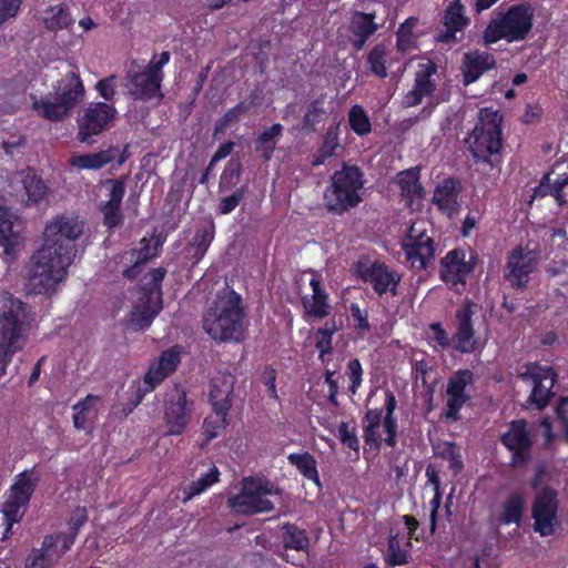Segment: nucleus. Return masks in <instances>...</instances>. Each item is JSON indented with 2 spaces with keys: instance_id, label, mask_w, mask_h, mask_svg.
Masks as SVG:
<instances>
[{
  "instance_id": "1",
  "label": "nucleus",
  "mask_w": 568,
  "mask_h": 568,
  "mask_svg": "<svg viewBox=\"0 0 568 568\" xmlns=\"http://www.w3.org/2000/svg\"><path fill=\"white\" fill-rule=\"evenodd\" d=\"M83 232V222L73 215H58L45 225L43 244L27 266L26 290L29 294H54L67 278L75 257V241Z\"/></svg>"
},
{
  "instance_id": "2",
  "label": "nucleus",
  "mask_w": 568,
  "mask_h": 568,
  "mask_svg": "<svg viewBox=\"0 0 568 568\" xmlns=\"http://www.w3.org/2000/svg\"><path fill=\"white\" fill-rule=\"evenodd\" d=\"M33 317L26 304L10 294L0 300V378L16 353L21 352L28 341Z\"/></svg>"
},
{
  "instance_id": "3",
  "label": "nucleus",
  "mask_w": 568,
  "mask_h": 568,
  "mask_svg": "<svg viewBox=\"0 0 568 568\" xmlns=\"http://www.w3.org/2000/svg\"><path fill=\"white\" fill-rule=\"evenodd\" d=\"M245 317L246 313L241 295L233 290L224 288L209 307L203 320V327L215 341L240 342L244 337Z\"/></svg>"
},
{
  "instance_id": "4",
  "label": "nucleus",
  "mask_w": 568,
  "mask_h": 568,
  "mask_svg": "<svg viewBox=\"0 0 568 568\" xmlns=\"http://www.w3.org/2000/svg\"><path fill=\"white\" fill-rule=\"evenodd\" d=\"M84 99V87L77 73H65L54 87V93L33 99V109L42 118L61 121Z\"/></svg>"
},
{
  "instance_id": "5",
  "label": "nucleus",
  "mask_w": 568,
  "mask_h": 568,
  "mask_svg": "<svg viewBox=\"0 0 568 568\" xmlns=\"http://www.w3.org/2000/svg\"><path fill=\"white\" fill-rule=\"evenodd\" d=\"M364 186L363 174L357 166L343 165L331 178L324 193L325 205L329 212L342 214L362 202Z\"/></svg>"
},
{
  "instance_id": "6",
  "label": "nucleus",
  "mask_w": 568,
  "mask_h": 568,
  "mask_svg": "<svg viewBox=\"0 0 568 568\" xmlns=\"http://www.w3.org/2000/svg\"><path fill=\"white\" fill-rule=\"evenodd\" d=\"M534 10L527 3L511 6L506 11L497 12L484 31L486 43L501 39L516 42L526 39L532 28Z\"/></svg>"
},
{
  "instance_id": "7",
  "label": "nucleus",
  "mask_w": 568,
  "mask_h": 568,
  "mask_svg": "<svg viewBox=\"0 0 568 568\" xmlns=\"http://www.w3.org/2000/svg\"><path fill=\"white\" fill-rule=\"evenodd\" d=\"M465 142L477 161L493 163L491 156L501 149V115L498 111L481 109L478 122Z\"/></svg>"
},
{
  "instance_id": "8",
  "label": "nucleus",
  "mask_w": 568,
  "mask_h": 568,
  "mask_svg": "<svg viewBox=\"0 0 568 568\" xmlns=\"http://www.w3.org/2000/svg\"><path fill=\"white\" fill-rule=\"evenodd\" d=\"M278 489L263 478L247 477L242 481L241 491L229 498V507L237 514L253 515L267 513L274 508L270 497L276 496Z\"/></svg>"
},
{
  "instance_id": "9",
  "label": "nucleus",
  "mask_w": 568,
  "mask_h": 568,
  "mask_svg": "<svg viewBox=\"0 0 568 568\" xmlns=\"http://www.w3.org/2000/svg\"><path fill=\"white\" fill-rule=\"evenodd\" d=\"M39 481L40 474L34 467L14 476L13 483L6 493V500L2 505V514L7 525L6 535L9 534L14 524L23 518L27 506Z\"/></svg>"
},
{
  "instance_id": "10",
  "label": "nucleus",
  "mask_w": 568,
  "mask_h": 568,
  "mask_svg": "<svg viewBox=\"0 0 568 568\" xmlns=\"http://www.w3.org/2000/svg\"><path fill=\"white\" fill-rule=\"evenodd\" d=\"M396 398L390 390L385 393V416L383 410L375 408L368 409L364 417L363 437L365 444L371 449H378L382 443L383 433L386 434L385 443L389 447L396 445L397 419L394 416L396 409Z\"/></svg>"
},
{
  "instance_id": "11",
  "label": "nucleus",
  "mask_w": 568,
  "mask_h": 568,
  "mask_svg": "<svg viewBox=\"0 0 568 568\" xmlns=\"http://www.w3.org/2000/svg\"><path fill=\"white\" fill-rule=\"evenodd\" d=\"M165 273L163 267H159L145 275L140 301L133 306L130 316L129 324L134 331L149 327L162 310L161 283Z\"/></svg>"
},
{
  "instance_id": "12",
  "label": "nucleus",
  "mask_w": 568,
  "mask_h": 568,
  "mask_svg": "<svg viewBox=\"0 0 568 568\" xmlns=\"http://www.w3.org/2000/svg\"><path fill=\"white\" fill-rule=\"evenodd\" d=\"M432 224L426 220L414 221L403 240V250L412 267L424 268L435 256Z\"/></svg>"
},
{
  "instance_id": "13",
  "label": "nucleus",
  "mask_w": 568,
  "mask_h": 568,
  "mask_svg": "<svg viewBox=\"0 0 568 568\" xmlns=\"http://www.w3.org/2000/svg\"><path fill=\"white\" fill-rule=\"evenodd\" d=\"M232 376L224 378L223 385L220 387L216 379L212 381V388L210 390V398L214 413L205 418L203 430L207 439H213L219 435V432L226 425V415L230 408L229 396L232 393Z\"/></svg>"
},
{
  "instance_id": "14",
  "label": "nucleus",
  "mask_w": 568,
  "mask_h": 568,
  "mask_svg": "<svg viewBox=\"0 0 568 568\" xmlns=\"http://www.w3.org/2000/svg\"><path fill=\"white\" fill-rule=\"evenodd\" d=\"M520 378L531 387L529 404L538 409L544 408L552 396L551 389L556 381L552 368L529 364L525 372L520 373Z\"/></svg>"
},
{
  "instance_id": "15",
  "label": "nucleus",
  "mask_w": 568,
  "mask_h": 568,
  "mask_svg": "<svg viewBox=\"0 0 568 568\" xmlns=\"http://www.w3.org/2000/svg\"><path fill=\"white\" fill-rule=\"evenodd\" d=\"M115 109L104 102L92 103L78 120V140L91 144L114 119Z\"/></svg>"
},
{
  "instance_id": "16",
  "label": "nucleus",
  "mask_w": 568,
  "mask_h": 568,
  "mask_svg": "<svg viewBox=\"0 0 568 568\" xmlns=\"http://www.w3.org/2000/svg\"><path fill=\"white\" fill-rule=\"evenodd\" d=\"M474 374L469 369L455 372L447 382L445 416L457 420L463 406L470 399Z\"/></svg>"
},
{
  "instance_id": "17",
  "label": "nucleus",
  "mask_w": 568,
  "mask_h": 568,
  "mask_svg": "<svg viewBox=\"0 0 568 568\" xmlns=\"http://www.w3.org/2000/svg\"><path fill=\"white\" fill-rule=\"evenodd\" d=\"M404 526L392 528L385 560L389 566H400L408 562L410 539L415 537L418 521L408 515L403 516Z\"/></svg>"
},
{
  "instance_id": "18",
  "label": "nucleus",
  "mask_w": 568,
  "mask_h": 568,
  "mask_svg": "<svg viewBox=\"0 0 568 568\" xmlns=\"http://www.w3.org/2000/svg\"><path fill=\"white\" fill-rule=\"evenodd\" d=\"M557 510V491L548 487L539 491L532 505L535 531L544 537L551 535L558 525Z\"/></svg>"
},
{
  "instance_id": "19",
  "label": "nucleus",
  "mask_w": 568,
  "mask_h": 568,
  "mask_svg": "<svg viewBox=\"0 0 568 568\" xmlns=\"http://www.w3.org/2000/svg\"><path fill=\"white\" fill-rule=\"evenodd\" d=\"M164 418L170 435H180L189 423L190 406L184 388L173 386L165 394Z\"/></svg>"
},
{
  "instance_id": "20",
  "label": "nucleus",
  "mask_w": 568,
  "mask_h": 568,
  "mask_svg": "<svg viewBox=\"0 0 568 568\" xmlns=\"http://www.w3.org/2000/svg\"><path fill=\"white\" fill-rule=\"evenodd\" d=\"M476 304L466 301L455 313V332L453 335L454 348L460 353H473L477 346L473 316L476 313Z\"/></svg>"
},
{
  "instance_id": "21",
  "label": "nucleus",
  "mask_w": 568,
  "mask_h": 568,
  "mask_svg": "<svg viewBox=\"0 0 568 568\" xmlns=\"http://www.w3.org/2000/svg\"><path fill=\"white\" fill-rule=\"evenodd\" d=\"M357 272L363 281L369 283L378 295L387 292L393 295L396 294V287L400 277L383 263L361 261Z\"/></svg>"
},
{
  "instance_id": "22",
  "label": "nucleus",
  "mask_w": 568,
  "mask_h": 568,
  "mask_svg": "<svg viewBox=\"0 0 568 568\" xmlns=\"http://www.w3.org/2000/svg\"><path fill=\"white\" fill-rule=\"evenodd\" d=\"M536 265V250L519 246L508 257L506 278L513 286L523 287L528 283L529 274Z\"/></svg>"
},
{
  "instance_id": "23",
  "label": "nucleus",
  "mask_w": 568,
  "mask_h": 568,
  "mask_svg": "<svg viewBox=\"0 0 568 568\" xmlns=\"http://www.w3.org/2000/svg\"><path fill=\"white\" fill-rule=\"evenodd\" d=\"M23 230L24 222L8 207L0 205V245L6 256L10 258L16 256L17 250L23 242Z\"/></svg>"
},
{
  "instance_id": "24",
  "label": "nucleus",
  "mask_w": 568,
  "mask_h": 568,
  "mask_svg": "<svg viewBox=\"0 0 568 568\" xmlns=\"http://www.w3.org/2000/svg\"><path fill=\"white\" fill-rule=\"evenodd\" d=\"M63 545L59 537L47 536L39 549H33L29 555L26 568H51L72 546V537H62Z\"/></svg>"
},
{
  "instance_id": "25",
  "label": "nucleus",
  "mask_w": 568,
  "mask_h": 568,
  "mask_svg": "<svg viewBox=\"0 0 568 568\" xmlns=\"http://www.w3.org/2000/svg\"><path fill=\"white\" fill-rule=\"evenodd\" d=\"M473 255L464 250H453L440 261V277L453 285L463 284L473 272Z\"/></svg>"
},
{
  "instance_id": "26",
  "label": "nucleus",
  "mask_w": 568,
  "mask_h": 568,
  "mask_svg": "<svg viewBox=\"0 0 568 568\" xmlns=\"http://www.w3.org/2000/svg\"><path fill=\"white\" fill-rule=\"evenodd\" d=\"M503 445L513 453L514 463H524L531 447L530 433L523 419L511 422L508 430L501 436Z\"/></svg>"
},
{
  "instance_id": "27",
  "label": "nucleus",
  "mask_w": 568,
  "mask_h": 568,
  "mask_svg": "<svg viewBox=\"0 0 568 568\" xmlns=\"http://www.w3.org/2000/svg\"><path fill=\"white\" fill-rule=\"evenodd\" d=\"M310 286L312 294H306L302 297L305 315L312 320H322L331 313L328 294L324 290L321 280L315 274H313L310 280Z\"/></svg>"
},
{
  "instance_id": "28",
  "label": "nucleus",
  "mask_w": 568,
  "mask_h": 568,
  "mask_svg": "<svg viewBox=\"0 0 568 568\" xmlns=\"http://www.w3.org/2000/svg\"><path fill=\"white\" fill-rule=\"evenodd\" d=\"M180 363V351L178 347H172L164 351L158 362L149 367L144 376V384L148 385L145 392H151L164 381L171 373L175 371Z\"/></svg>"
},
{
  "instance_id": "29",
  "label": "nucleus",
  "mask_w": 568,
  "mask_h": 568,
  "mask_svg": "<svg viewBox=\"0 0 568 568\" xmlns=\"http://www.w3.org/2000/svg\"><path fill=\"white\" fill-rule=\"evenodd\" d=\"M106 185L109 187V199L101 210L104 225L113 229L123 221L121 204L125 194V186L121 180H110L106 182Z\"/></svg>"
},
{
  "instance_id": "30",
  "label": "nucleus",
  "mask_w": 568,
  "mask_h": 568,
  "mask_svg": "<svg viewBox=\"0 0 568 568\" xmlns=\"http://www.w3.org/2000/svg\"><path fill=\"white\" fill-rule=\"evenodd\" d=\"M460 192L459 182L455 179H445L437 184L433 203L447 216L455 215L459 210L458 195Z\"/></svg>"
},
{
  "instance_id": "31",
  "label": "nucleus",
  "mask_w": 568,
  "mask_h": 568,
  "mask_svg": "<svg viewBox=\"0 0 568 568\" xmlns=\"http://www.w3.org/2000/svg\"><path fill=\"white\" fill-rule=\"evenodd\" d=\"M161 80V73H132L126 87L135 99H151L158 95Z\"/></svg>"
},
{
  "instance_id": "32",
  "label": "nucleus",
  "mask_w": 568,
  "mask_h": 568,
  "mask_svg": "<svg viewBox=\"0 0 568 568\" xmlns=\"http://www.w3.org/2000/svg\"><path fill=\"white\" fill-rule=\"evenodd\" d=\"M158 254V247L152 246V240L142 239L138 248L125 252L122 258L126 263H133L123 271L128 278H134L141 272V265Z\"/></svg>"
},
{
  "instance_id": "33",
  "label": "nucleus",
  "mask_w": 568,
  "mask_h": 568,
  "mask_svg": "<svg viewBox=\"0 0 568 568\" xmlns=\"http://www.w3.org/2000/svg\"><path fill=\"white\" fill-rule=\"evenodd\" d=\"M119 153L118 148L111 146L95 153L73 154L69 163L71 166L79 170H99L114 161L119 156Z\"/></svg>"
},
{
  "instance_id": "34",
  "label": "nucleus",
  "mask_w": 568,
  "mask_h": 568,
  "mask_svg": "<svg viewBox=\"0 0 568 568\" xmlns=\"http://www.w3.org/2000/svg\"><path fill=\"white\" fill-rule=\"evenodd\" d=\"M398 184L400 186L402 196L407 201L410 207L415 204H419L423 197V186L416 170L400 172L398 174Z\"/></svg>"
},
{
  "instance_id": "35",
  "label": "nucleus",
  "mask_w": 568,
  "mask_h": 568,
  "mask_svg": "<svg viewBox=\"0 0 568 568\" xmlns=\"http://www.w3.org/2000/svg\"><path fill=\"white\" fill-rule=\"evenodd\" d=\"M526 500L521 493L510 494L503 504L499 521L503 525H517L519 526L523 520Z\"/></svg>"
},
{
  "instance_id": "36",
  "label": "nucleus",
  "mask_w": 568,
  "mask_h": 568,
  "mask_svg": "<svg viewBox=\"0 0 568 568\" xmlns=\"http://www.w3.org/2000/svg\"><path fill=\"white\" fill-rule=\"evenodd\" d=\"M44 27L50 31H59L69 28L74 20L63 3L48 7L41 18Z\"/></svg>"
},
{
  "instance_id": "37",
  "label": "nucleus",
  "mask_w": 568,
  "mask_h": 568,
  "mask_svg": "<svg viewBox=\"0 0 568 568\" xmlns=\"http://www.w3.org/2000/svg\"><path fill=\"white\" fill-rule=\"evenodd\" d=\"M100 396L89 394L83 400L73 406V424L77 429L88 428L90 420L97 414V405L100 403Z\"/></svg>"
},
{
  "instance_id": "38",
  "label": "nucleus",
  "mask_w": 568,
  "mask_h": 568,
  "mask_svg": "<svg viewBox=\"0 0 568 568\" xmlns=\"http://www.w3.org/2000/svg\"><path fill=\"white\" fill-rule=\"evenodd\" d=\"M21 183L23 185L27 203L38 204L48 195L47 184L32 171L22 172Z\"/></svg>"
},
{
  "instance_id": "39",
  "label": "nucleus",
  "mask_w": 568,
  "mask_h": 568,
  "mask_svg": "<svg viewBox=\"0 0 568 568\" xmlns=\"http://www.w3.org/2000/svg\"><path fill=\"white\" fill-rule=\"evenodd\" d=\"M377 30L374 22V16L369 13L356 12L352 20V32L356 37L355 45L361 49L366 40Z\"/></svg>"
},
{
  "instance_id": "40",
  "label": "nucleus",
  "mask_w": 568,
  "mask_h": 568,
  "mask_svg": "<svg viewBox=\"0 0 568 568\" xmlns=\"http://www.w3.org/2000/svg\"><path fill=\"white\" fill-rule=\"evenodd\" d=\"M430 75L432 73H418L414 88L403 100L405 106L410 108L417 105L424 97L429 95L434 91L435 84Z\"/></svg>"
},
{
  "instance_id": "41",
  "label": "nucleus",
  "mask_w": 568,
  "mask_h": 568,
  "mask_svg": "<svg viewBox=\"0 0 568 568\" xmlns=\"http://www.w3.org/2000/svg\"><path fill=\"white\" fill-rule=\"evenodd\" d=\"M418 23V19L410 17L403 22L397 32V48L402 52H412L416 49L417 43V34L414 33V29L416 28Z\"/></svg>"
},
{
  "instance_id": "42",
  "label": "nucleus",
  "mask_w": 568,
  "mask_h": 568,
  "mask_svg": "<svg viewBox=\"0 0 568 568\" xmlns=\"http://www.w3.org/2000/svg\"><path fill=\"white\" fill-rule=\"evenodd\" d=\"M288 462L294 465L298 471L308 480H312L320 487V476L316 469V460L308 454H291Z\"/></svg>"
},
{
  "instance_id": "43",
  "label": "nucleus",
  "mask_w": 568,
  "mask_h": 568,
  "mask_svg": "<svg viewBox=\"0 0 568 568\" xmlns=\"http://www.w3.org/2000/svg\"><path fill=\"white\" fill-rule=\"evenodd\" d=\"M337 331L335 321H327L323 327L315 333V348L318 351L320 359L325 363V356L332 353L333 336Z\"/></svg>"
},
{
  "instance_id": "44",
  "label": "nucleus",
  "mask_w": 568,
  "mask_h": 568,
  "mask_svg": "<svg viewBox=\"0 0 568 568\" xmlns=\"http://www.w3.org/2000/svg\"><path fill=\"white\" fill-rule=\"evenodd\" d=\"M469 23L460 0H454L445 11L444 24L453 31H462Z\"/></svg>"
},
{
  "instance_id": "45",
  "label": "nucleus",
  "mask_w": 568,
  "mask_h": 568,
  "mask_svg": "<svg viewBox=\"0 0 568 568\" xmlns=\"http://www.w3.org/2000/svg\"><path fill=\"white\" fill-rule=\"evenodd\" d=\"M339 148L337 128L328 129L324 142L317 153L314 155L313 165L318 166L326 162V160L335 154Z\"/></svg>"
},
{
  "instance_id": "46",
  "label": "nucleus",
  "mask_w": 568,
  "mask_h": 568,
  "mask_svg": "<svg viewBox=\"0 0 568 568\" xmlns=\"http://www.w3.org/2000/svg\"><path fill=\"white\" fill-rule=\"evenodd\" d=\"M220 471L216 466H210L209 470L205 474H201L197 480L193 481L189 490L185 491L184 501L192 499L194 496L202 494L207 488H210L213 484L219 480Z\"/></svg>"
},
{
  "instance_id": "47",
  "label": "nucleus",
  "mask_w": 568,
  "mask_h": 568,
  "mask_svg": "<svg viewBox=\"0 0 568 568\" xmlns=\"http://www.w3.org/2000/svg\"><path fill=\"white\" fill-rule=\"evenodd\" d=\"M348 122L351 129L359 136L367 135L372 131V124L365 110L356 104L348 112Z\"/></svg>"
},
{
  "instance_id": "48",
  "label": "nucleus",
  "mask_w": 568,
  "mask_h": 568,
  "mask_svg": "<svg viewBox=\"0 0 568 568\" xmlns=\"http://www.w3.org/2000/svg\"><path fill=\"white\" fill-rule=\"evenodd\" d=\"M282 129L281 124L275 123L260 134L256 149L263 153L265 160L271 158L275 148V140L281 135Z\"/></svg>"
},
{
  "instance_id": "49",
  "label": "nucleus",
  "mask_w": 568,
  "mask_h": 568,
  "mask_svg": "<svg viewBox=\"0 0 568 568\" xmlns=\"http://www.w3.org/2000/svg\"><path fill=\"white\" fill-rule=\"evenodd\" d=\"M468 71H489L496 68V61L493 54L488 52H468L464 57Z\"/></svg>"
},
{
  "instance_id": "50",
  "label": "nucleus",
  "mask_w": 568,
  "mask_h": 568,
  "mask_svg": "<svg viewBox=\"0 0 568 568\" xmlns=\"http://www.w3.org/2000/svg\"><path fill=\"white\" fill-rule=\"evenodd\" d=\"M284 545L295 550H305L308 547V537L305 530L300 529L295 525L284 526Z\"/></svg>"
},
{
  "instance_id": "51",
  "label": "nucleus",
  "mask_w": 568,
  "mask_h": 568,
  "mask_svg": "<svg viewBox=\"0 0 568 568\" xmlns=\"http://www.w3.org/2000/svg\"><path fill=\"white\" fill-rule=\"evenodd\" d=\"M88 520V515L85 508H77L69 520V534H55L52 535L53 537H59V542L63 545V538L62 537H72V544L75 540V536L78 535L79 529L84 525V523Z\"/></svg>"
},
{
  "instance_id": "52",
  "label": "nucleus",
  "mask_w": 568,
  "mask_h": 568,
  "mask_svg": "<svg viewBox=\"0 0 568 568\" xmlns=\"http://www.w3.org/2000/svg\"><path fill=\"white\" fill-rule=\"evenodd\" d=\"M428 337L435 342L442 349H448L454 346L453 336L444 329L440 323H433L429 326Z\"/></svg>"
},
{
  "instance_id": "53",
  "label": "nucleus",
  "mask_w": 568,
  "mask_h": 568,
  "mask_svg": "<svg viewBox=\"0 0 568 568\" xmlns=\"http://www.w3.org/2000/svg\"><path fill=\"white\" fill-rule=\"evenodd\" d=\"M440 455L449 462V466L455 471L463 468L462 454L459 448L453 443H445L442 447Z\"/></svg>"
},
{
  "instance_id": "54",
  "label": "nucleus",
  "mask_w": 568,
  "mask_h": 568,
  "mask_svg": "<svg viewBox=\"0 0 568 568\" xmlns=\"http://www.w3.org/2000/svg\"><path fill=\"white\" fill-rule=\"evenodd\" d=\"M325 110L320 106L318 102H314L306 112L303 120V129L314 130L316 124L323 121Z\"/></svg>"
},
{
  "instance_id": "55",
  "label": "nucleus",
  "mask_w": 568,
  "mask_h": 568,
  "mask_svg": "<svg viewBox=\"0 0 568 568\" xmlns=\"http://www.w3.org/2000/svg\"><path fill=\"white\" fill-rule=\"evenodd\" d=\"M347 375L351 381L349 390L355 394L362 384L363 368L358 359L349 361L347 365Z\"/></svg>"
},
{
  "instance_id": "56",
  "label": "nucleus",
  "mask_w": 568,
  "mask_h": 568,
  "mask_svg": "<svg viewBox=\"0 0 568 568\" xmlns=\"http://www.w3.org/2000/svg\"><path fill=\"white\" fill-rule=\"evenodd\" d=\"M21 3L22 0H0V26L17 16Z\"/></svg>"
},
{
  "instance_id": "57",
  "label": "nucleus",
  "mask_w": 568,
  "mask_h": 568,
  "mask_svg": "<svg viewBox=\"0 0 568 568\" xmlns=\"http://www.w3.org/2000/svg\"><path fill=\"white\" fill-rule=\"evenodd\" d=\"M244 196V189L236 190L232 195L223 197L219 205V212L221 214L231 213L241 202Z\"/></svg>"
},
{
  "instance_id": "58",
  "label": "nucleus",
  "mask_w": 568,
  "mask_h": 568,
  "mask_svg": "<svg viewBox=\"0 0 568 568\" xmlns=\"http://www.w3.org/2000/svg\"><path fill=\"white\" fill-rule=\"evenodd\" d=\"M248 109H250V104H246L244 102L236 104L234 108H232L224 114V116L221 119L217 128L223 129V128L227 126L230 123L236 121L244 113H246L248 111Z\"/></svg>"
},
{
  "instance_id": "59",
  "label": "nucleus",
  "mask_w": 568,
  "mask_h": 568,
  "mask_svg": "<svg viewBox=\"0 0 568 568\" xmlns=\"http://www.w3.org/2000/svg\"><path fill=\"white\" fill-rule=\"evenodd\" d=\"M194 240L196 243L195 263H197L204 256L206 250L209 248L212 241V235L206 230H200L196 232Z\"/></svg>"
},
{
  "instance_id": "60",
  "label": "nucleus",
  "mask_w": 568,
  "mask_h": 568,
  "mask_svg": "<svg viewBox=\"0 0 568 568\" xmlns=\"http://www.w3.org/2000/svg\"><path fill=\"white\" fill-rule=\"evenodd\" d=\"M338 437L341 442L352 449H358V439L354 429H351L348 424L342 422L338 427Z\"/></svg>"
},
{
  "instance_id": "61",
  "label": "nucleus",
  "mask_w": 568,
  "mask_h": 568,
  "mask_svg": "<svg viewBox=\"0 0 568 568\" xmlns=\"http://www.w3.org/2000/svg\"><path fill=\"white\" fill-rule=\"evenodd\" d=\"M435 485V495L429 501L430 506V531L434 532L436 529V516L442 504V494L439 490V481L437 478L430 479Z\"/></svg>"
},
{
  "instance_id": "62",
  "label": "nucleus",
  "mask_w": 568,
  "mask_h": 568,
  "mask_svg": "<svg viewBox=\"0 0 568 568\" xmlns=\"http://www.w3.org/2000/svg\"><path fill=\"white\" fill-rule=\"evenodd\" d=\"M169 60L170 52L163 51L160 54H154L152 59L148 61L146 64H136V68L143 69L142 71H161L162 68L169 62Z\"/></svg>"
},
{
  "instance_id": "63",
  "label": "nucleus",
  "mask_w": 568,
  "mask_h": 568,
  "mask_svg": "<svg viewBox=\"0 0 568 568\" xmlns=\"http://www.w3.org/2000/svg\"><path fill=\"white\" fill-rule=\"evenodd\" d=\"M368 62L371 71H385V49L379 45L375 47L368 55Z\"/></svg>"
},
{
  "instance_id": "64",
  "label": "nucleus",
  "mask_w": 568,
  "mask_h": 568,
  "mask_svg": "<svg viewBox=\"0 0 568 568\" xmlns=\"http://www.w3.org/2000/svg\"><path fill=\"white\" fill-rule=\"evenodd\" d=\"M567 406H568V397H564L561 398L557 409H556V414H557V419L558 422L560 423L564 432H565V435L566 437L568 438V410H567Z\"/></svg>"
}]
</instances>
